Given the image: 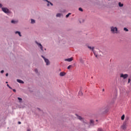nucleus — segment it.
<instances>
[{
    "label": "nucleus",
    "mask_w": 131,
    "mask_h": 131,
    "mask_svg": "<svg viewBox=\"0 0 131 131\" xmlns=\"http://www.w3.org/2000/svg\"><path fill=\"white\" fill-rule=\"evenodd\" d=\"M111 32L114 34L118 33V29L116 27L112 26L110 28Z\"/></svg>",
    "instance_id": "nucleus-1"
},
{
    "label": "nucleus",
    "mask_w": 131,
    "mask_h": 131,
    "mask_svg": "<svg viewBox=\"0 0 131 131\" xmlns=\"http://www.w3.org/2000/svg\"><path fill=\"white\" fill-rule=\"evenodd\" d=\"M120 77H121V78H123V79H125L128 77V75L127 74H120Z\"/></svg>",
    "instance_id": "nucleus-2"
},
{
    "label": "nucleus",
    "mask_w": 131,
    "mask_h": 131,
    "mask_svg": "<svg viewBox=\"0 0 131 131\" xmlns=\"http://www.w3.org/2000/svg\"><path fill=\"white\" fill-rule=\"evenodd\" d=\"M42 58H43V59H44L45 62H46V65L48 66L50 65V61L49 60V59L46 58V57H45L43 56H41Z\"/></svg>",
    "instance_id": "nucleus-3"
},
{
    "label": "nucleus",
    "mask_w": 131,
    "mask_h": 131,
    "mask_svg": "<svg viewBox=\"0 0 131 131\" xmlns=\"http://www.w3.org/2000/svg\"><path fill=\"white\" fill-rule=\"evenodd\" d=\"M36 43L38 46L41 51H43V48L41 43L37 42V41H36Z\"/></svg>",
    "instance_id": "nucleus-4"
},
{
    "label": "nucleus",
    "mask_w": 131,
    "mask_h": 131,
    "mask_svg": "<svg viewBox=\"0 0 131 131\" xmlns=\"http://www.w3.org/2000/svg\"><path fill=\"white\" fill-rule=\"evenodd\" d=\"M2 11H3L4 13H9V9L6 8H2Z\"/></svg>",
    "instance_id": "nucleus-5"
},
{
    "label": "nucleus",
    "mask_w": 131,
    "mask_h": 131,
    "mask_svg": "<svg viewBox=\"0 0 131 131\" xmlns=\"http://www.w3.org/2000/svg\"><path fill=\"white\" fill-rule=\"evenodd\" d=\"M64 61H68V62H71L72 61H73V58L71 57L70 58H68V59H65Z\"/></svg>",
    "instance_id": "nucleus-6"
},
{
    "label": "nucleus",
    "mask_w": 131,
    "mask_h": 131,
    "mask_svg": "<svg viewBox=\"0 0 131 131\" xmlns=\"http://www.w3.org/2000/svg\"><path fill=\"white\" fill-rule=\"evenodd\" d=\"M87 47H88V49H89L90 50H91V51H92V52H94L95 51V50H95V47H92L90 46H87Z\"/></svg>",
    "instance_id": "nucleus-7"
},
{
    "label": "nucleus",
    "mask_w": 131,
    "mask_h": 131,
    "mask_svg": "<svg viewBox=\"0 0 131 131\" xmlns=\"http://www.w3.org/2000/svg\"><path fill=\"white\" fill-rule=\"evenodd\" d=\"M121 128L122 129H125V128H126V123H124L123 124V125L121 126Z\"/></svg>",
    "instance_id": "nucleus-8"
},
{
    "label": "nucleus",
    "mask_w": 131,
    "mask_h": 131,
    "mask_svg": "<svg viewBox=\"0 0 131 131\" xmlns=\"http://www.w3.org/2000/svg\"><path fill=\"white\" fill-rule=\"evenodd\" d=\"M60 76H64V75H66V73L64 72H61L59 74Z\"/></svg>",
    "instance_id": "nucleus-9"
},
{
    "label": "nucleus",
    "mask_w": 131,
    "mask_h": 131,
    "mask_svg": "<svg viewBox=\"0 0 131 131\" xmlns=\"http://www.w3.org/2000/svg\"><path fill=\"white\" fill-rule=\"evenodd\" d=\"M17 82H19V83H24V82L20 79H17Z\"/></svg>",
    "instance_id": "nucleus-10"
},
{
    "label": "nucleus",
    "mask_w": 131,
    "mask_h": 131,
    "mask_svg": "<svg viewBox=\"0 0 131 131\" xmlns=\"http://www.w3.org/2000/svg\"><path fill=\"white\" fill-rule=\"evenodd\" d=\"M46 2H47V3H48V4H47V6H50V5H51L52 6H53V4L50 2H48V0H45Z\"/></svg>",
    "instance_id": "nucleus-11"
},
{
    "label": "nucleus",
    "mask_w": 131,
    "mask_h": 131,
    "mask_svg": "<svg viewBox=\"0 0 131 131\" xmlns=\"http://www.w3.org/2000/svg\"><path fill=\"white\" fill-rule=\"evenodd\" d=\"M15 34H18V35H19V36H21V33L20 32H19V31L15 32Z\"/></svg>",
    "instance_id": "nucleus-12"
},
{
    "label": "nucleus",
    "mask_w": 131,
    "mask_h": 131,
    "mask_svg": "<svg viewBox=\"0 0 131 131\" xmlns=\"http://www.w3.org/2000/svg\"><path fill=\"white\" fill-rule=\"evenodd\" d=\"M62 16V14L61 13H57L56 15V17H61Z\"/></svg>",
    "instance_id": "nucleus-13"
},
{
    "label": "nucleus",
    "mask_w": 131,
    "mask_h": 131,
    "mask_svg": "<svg viewBox=\"0 0 131 131\" xmlns=\"http://www.w3.org/2000/svg\"><path fill=\"white\" fill-rule=\"evenodd\" d=\"M78 119H79V120H83V118L80 116H78Z\"/></svg>",
    "instance_id": "nucleus-14"
},
{
    "label": "nucleus",
    "mask_w": 131,
    "mask_h": 131,
    "mask_svg": "<svg viewBox=\"0 0 131 131\" xmlns=\"http://www.w3.org/2000/svg\"><path fill=\"white\" fill-rule=\"evenodd\" d=\"M90 124H91V125L92 124V125H94V120H90Z\"/></svg>",
    "instance_id": "nucleus-15"
},
{
    "label": "nucleus",
    "mask_w": 131,
    "mask_h": 131,
    "mask_svg": "<svg viewBox=\"0 0 131 131\" xmlns=\"http://www.w3.org/2000/svg\"><path fill=\"white\" fill-rule=\"evenodd\" d=\"M123 6V4H121V3L119 2V7H122Z\"/></svg>",
    "instance_id": "nucleus-16"
},
{
    "label": "nucleus",
    "mask_w": 131,
    "mask_h": 131,
    "mask_svg": "<svg viewBox=\"0 0 131 131\" xmlns=\"http://www.w3.org/2000/svg\"><path fill=\"white\" fill-rule=\"evenodd\" d=\"M18 100H19V103H21L22 102V98L18 97L17 98Z\"/></svg>",
    "instance_id": "nucleus-17"
},
{
    "label": "nucleus",
    "mask_w": 131,
    "mask_h": 131,
    "mask_svg": "<svg viewBox=\"0 0 131 131\" xmlns=\"http://www.w3.org/2000/svg\"><path fill=\"white\" fill-rule=\"evenodd\" d=\"M124 117H125L124 115H123L121 117V120H124Z\"/></svg>",
    "instance_id": "nucleus-18"
},
{
    "label": "nucleus",
    "mask_w": 131,
    "mask_h": 131,
    "mask_svg": "<svg viewBox=\"0 0 131 131\" xmlns=\"http://www.w3.org/2000/svg\"><path fill=\"white\" fill-rule=\"evenodd\" d=\"M31 23L32 24H34V23H35V20L34 19H31Z\"/></svg>",
    "instance_id": "nucleus-19"
},
{
    "label": "nucleus",
    "mask_w": 131,
    "mask_h": 131,
    "mask_svg": "<svg viewBox=\"0 0 131 131\" xmlns=\"http://www.w3.org/2000/svg\"><path fill=\"white\" fill-rule=\"evenodd\" d=\"M70 15H71V13H68L67 15H66V18H68L69 17V16H70Z\"/></svg>",
    "instance_id": "nucleus-20"
},
{
    "label": "nucleus",
    "mask_w": 131,
    "mask_h": 131,
    "mask_svg": "<svg viewBox=\"0 0 131 131\" xmlns=\"http://www.w3.org/2000/svg\"><path fill=\"white\" fill-rule=\"evenodd\" d=\"M124 31H126V32L128 31V29H127V28H124Z\"/></svg>",
    "instance_id": "nucleus-21"
},
{
    "label": "nucleus",
    "mask_w": 131,
    "mask_h": 131,
    "mask_svg": "<svg viewBox=\"0 0 131 131\" xmlns=\"http://www.w3.org/2000/svg\"><path fill=\"white\" fill-rule=\"evenodd\" d=\"M93 53H94V54L95 55V57H96V58H97V57H98V55H97V54H96V52H95V51L93 52Z\"/></svg>",
    "instance_id": "nucleus-22"
},
{
    "label": "nucleus",
    "mask_w": 131,
    "mask_h": 131,
    "mask_svg": "<svg viewBox=\"0 0 131 131\" xmlns=\"http://www.w3.org/2000/svg\"><path fill=\"white\" fill-rule=\"evenodd\" d=\"M72 67V65H70L68 67V69H70Z\"/></svg>",
    "instance_id": "nucleus-23"
},
{
    "label": "nucleus",
    "mask_w": 131,
    "mask_h": 131,
    "mask_svg": "<svg viewBox=\"0 0 131 131\" xmlns=\"http://www.w3.org/2000/svg\"><path fill=\"white\" fill-rule=\"evenodd\" d=\"M79 96H82V92H81V91H80V92H79Z\"/></svg>",
    "instance_id": "nucleus-24"
},
{
    "label": "nucleus",
    "mask_w": 131,
    "mask_h": 131,
    "mask_svg": "<svg viewBox=\"0 0 131 131\" xmlns=\"http://www.w3.org/2000/svg\"><path fill=\"white\" fill-rule=\"evenodd\" d=\"M7 86H8L9 89H10V90H12V88H11V86H10V85H9V84H7Z\"/></svg>",
    "instance_id": "nucleus-25"
},
{
    "label": "nucleus",
    "mask_w": 131,
    "mask_h": 131,
    "mask_svg": "<svg viewBox=\"0 0 131 131\" xmlns=\"http://www.w3.org/2000/svg\"><path fill=\"white\" fill-rule=\"evenodd\" d=\"M79 11H80L81 12H82L83 11V10H82L81 8H79Z\"/></svg>",
    "instance_id": "nucleus-26"
},
{
    "label": "nucleus",
    "mask_w": 131,
    "mask_h": 131,
    "mask_svg": "<svg viewBox=\"0 0 131 131\" xmlns=\"http://www.w3.org/2000/svg\"><path fill=\"white\" fill-rule=\"evenodd\" d=\"M98 131H103V129L101 128H98Z\"/></svg>",
    "instance_id": "nucleus-27"
},
{
    "label": "nucleus",
    "mask_w": 131,
    "mask_h": 131,
    "mask_svg": "<svg viewBox=\"0 0 131 131\" xmlns=\"http://www.w3.org/2000/svg\"><path fill=\"white\" fill-rule=\"evenodd\" d=\"M11 23H16V21H15V20H12L11 21Z\"/></svg>",
    "instance_id": "nucleus-28"
},
{
    "label": "nucleus",
    "mask_w": 131,
    "mask_h": 131,
    "mask_svg": "<svg viewBox=\"0 0 131 131\" xmlns=\"http://www.w3.org/2000/svg\"><path fill=\"white\" fill-rule=\"evenodd\" d=\"M129 82H130V78L128 79V83H129Z\"/></svg>",
    "instance_id": "nucleus-29"
},
{
    "label": "nucleus",
    "mask_w": 131,
    "mask_h": 131,
    "mask_svg": "<svg viewBox=\"0 0 131 131\" xmlns=\"http://www.w3.org/2000/svg\"><path fill=\"white\" fill-rule=\"evenodd\" d=\"M35 72H36V73H37V72H38V71H37V69H35Z\"/></svg>",
    "instance_id": "nucleus-30"
},
{
    "label": "nucleus",
    "mask_w": 131,
    "mask_h": 131,
    "mask_svg": "<svg viewBox=\"0 0 131 131\" xmlns=\"http://www.w3.org/2000/svg\"><path fill=\"white\" fill-rule=\"evenodd\" d=\"M4 70H2V71H1V73H4Z\"/></svg>",
    "instance_id": "nucleus-31"
},
{
    "label": "nucleus",
    "mask_w": 131,
    "mask_h": 131,
    "mask_svg": "<svg viewBox=\"0 0 131 131\" xmlns=\"http://www.w3.org/2000/svg\"><path fill=\"white\" fill-rule=\"evenodd\" d=\"M13 91L14 93H16V90L13 89Z\"/></svg>",
    "instance_id": "nucleus-32"
},
{
    "label": "nucleus",
    "mask_w": 131,
    "mask_h": 131,
    "mask_svg": "<svg viewBox=\"0 0 131 131\" xmlns=\"http://www.w3.org/2000/svg\"><path fill=\"white\" fill-rule=\"evenodd\" d=\"M80 61H81V63H83V60H82V59H81V60H80Z\"/></svg>",
    "instance_id": "nucleus-33"
},
{
    "label": "nucleus",
    "mask_w": 131,
    "mask_h": 131,
    "mask_svg": "<svg viewBox=\"0 0 131 131\" xmlns=\"http://www.w3.org/2000/svg\"><path fill=\"white\" fill-rule=\"evenodd\" d=\"M8 75H9V74L8 73H6V76H8Z\"/></svg>",
    "instance_id": "nucleus-34"
},
{
    "label": "nucleus",
    "mask_w": 131,
    "mask_h": 131,
    "mask_svg": "<svg viewBox=\"0 0 131 131\" xmlns=\"http://www.w3.org/2000/svg\"><path fill=\"white\" fill-rule=\"evenodd\" d=\"M2 7H3V5L0 4V8H2Z\"/></svg>",
    "instance_id": "nucleus-35"
},
{
    "label": "nucleus",
    "mask_w": 131,
    "mask_h": 131,
    "mask_svg": "<svg viewBox=\"0 0 131 131\" xmlns=\"http://www.w3.org/2000/svg\"><path fill=\"white\" fill-rule=\"evenodd\" d=\"M27 131H31V129H27Z\"/></svg>",
    "instance_id": "nucleus-36"
},
{
    "label": "nucleus",
    "mask_w": 131,
    "mask_h": 131,
    "mask_svg": "<svg viewBox=\"0 0 131 131\" xmlns=\"http://www.w3.org/2000/svg\"><path fill=\"white\" fill-rule=\"evenodd\" d=\"M18 124H21V122H18Z\"/></svg>",
    "instance_id": "nucleus-37"
},
{
    "label": "nucleus",
    "mask_w": 131,
    "mask_h": 131,
    "mask_svg": "<svg viewBox=\"0 0 131 131\" xmlns=\"http://www.w3.org/2000/svg\"><path fill=\"white\" fill-rule=\"evenodd\" d=\"M102 91H103V92H104V91H105V90H104V89H103Z\"/></svg>",
    "instance_id": "nucleus-38"
},
{
    "label": "nucleus",
    "mask_w": 131,
    "mask_h": 131,
    "mask_svg": "<svg viewBox=\"0 0 131 131\" xmlns=\"http://www.w3.org/2000/svg\"><path fill=\"white\" fill-rule=\"evenodd\" d=\"M6 83H8V82H6Z\"/></svg>",
    "instance_id": "nucleus-39"
},
{
    "label": "nucleus",
    "mask_w": 131,
    "mask_h": 131,
    "mask_svg": "<svg viewBox=\"0 0 131 131\" xmlns=\"http://www.w3.org/2000/svg\"><path fill=\"white\" fill-rule=\"evenodd\" d=\"M108 1H110V0H108Z\"/></svg>",
    "instance_id": "nucleus-40"
}]
</instances>
